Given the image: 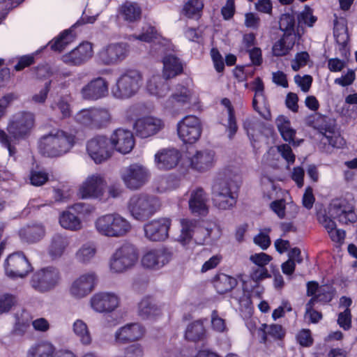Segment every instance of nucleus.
I'll return each mask as SVG.
<instances>
[{
  "label": "nucleus",
  "instance_id": "f257e3e1",
  "mask_svg": "<svg viewBox=\"0 0 357 357\" xmlns=\"http://www.w3.org/2000/svg\"><path fill=\"white\" fill-rule=\"evenodd\" d=\"M225 178L215 182L212 188L213 203L220 210H229L236 205L238 197L241 176L235 172L225 169Z\"/></svg>",
  "mask_w": 357,
  "mask_h": 357
},
{
  "label": "nucleus",
  "instance_id": "f03ea898",
  "mask_svg": "<svg viewBox=\"0 0 357 357\" xmlns=\"http://www.w3.org/2000/svg\"><path fill=\"white\" fill-rule=\"evenodd\" d=\"M34 116L30 112H19L13 115L8 121L6 132L0 130V143L6 148L10 155L15 152V149L11 145L10 138L15 141L27 139L34 126Z\"/></svg>",
  "mask_w": 357,
  "mask_h": 357
},
{
  "label": "nucleus",
  "instance_id": "7ed1b4c3",
  "mask_svg": "<svg viewBox=\"0 0 357 357\" xmlns=\"http://www.w3.org/2000/svg\"><path fill=\"white\" fill-rule=\"evenodd\" d=\"M75 142L76 137L74 134L61 129H53L40 138L38 149L45 156L60 157L68 153Z\"/></svg>",
  "mask_w": 357,
  "mask_h": 357
},
{
  "label": "nucleus",
  "instance_id": "20e7f679",
  "mask_svg": "<svg viewBox=\"0 0 357 357\" xmlns=\"http://www.w3.org/2000/svg\"><path fill=\"white\" fill-rule=\"evenodd\" d=\"M160 208L158 197L146 193H135L128 201L127 210L135 220L144 222L153 216Z\"/></svg>",
  "mask_w": 357,
  "mask_h": 357
},
{
  "label": "nucleus",
  "instance_id": "39448f33",
  "mask_svg": "<svg viewBox=\"0 0 357 357\" xmlns=\"http://www.w3.org/2000/svg\"><path fill=\"white\" fill-rule=\"evenodd\" d=\"M94 225L98 234L110 238L123 237L132 229L131 223L116 212L98 217Z\"/></svg>",
  "mask_w": 357,
  "mask_h": 357
},
{
  "label": "nucleus",
  "instance_id": "423d86ee",
  "mask_svg": "<svg viewBox=\"0 0 357 357\" xmlns=\"http://www.w3.org/2000/svg\"><path fill=\"white\" fill-rule=\"evenodd\" d=\"M142 84V75L136 70H128L120 75L112 86V96L120 100L134 96Z\"/></svg>",
  "mask_w": 357,
  "mask_h": 357
},
{
  "label": "nucleus",
  "instance_id": "0eeeda50",
  "mask_svg": "<svg viewBox=\"0 0 357 357\" xmlns=\"http://www.w3.org/2000/svg\"><path fill=\"white\" fill-rule=\"evenodd\" d=\"M138 260L137 249L131 243H126L117 248L109 259L112 273H121L135 266Z\"/></svg>",
  "mask_w": 357,
  "mask_h": 357
},
{
  "label": "nucleus",
  "instance_id": "6e6552de",
  "mask_svg": "<svg viewBox=\"0 0 357 357\" xmlns=\"http://www.w3.org/2000/svg\"><path fill=\"white\" fill-rule=\"evenodd\" d=\"M61 281L59 269L47 266L35 272L30 280V285L38 292L46 293L57 287Z\"/></svg>",
  "mask_w": 357,
  "mask_h": 357
},
{
  "label": "nucleus",
  "instance_id": "1a4fd4ad",
  "mask_svg": "<svg viewBox=\"0 0 357 357\" xmlns=\"http://www.w3.org/2000/svg\"><path fill=\"white\" fill-rule=\"evenodd\" d=\"M178 138L184 143L193 144L201 137L202 127L200 119L194 115H187L176 125Z\"/></svg>",
  "mask_w": 357,
  "mask_h": 357
},
{
  "label": "nucleus",
  "instance_id": "9d476101",
  "mask_svg": "<svg viewBox=\"0 0 357 357\" xmlns=\"http://www.w3.org/2000/svg\"><path fill=\"white\" fill-rule=\"evenodd\" d=\"M3 266L6 275L13 280L24 278L32 271L30 262L22 252L9 255Z\"/></svg>",
  "mask_w": 357,
  "mask_h": 357
},
{
  "label": "nucleus",
  "instance_id": "9b49d317",
  "mask_svg": "<svg viewBox=\"0 0 357 357\" xmlns=\"http://www.w3.org/2000/svg\"><path fill=\"white\" fill-rule=\"evenodd\" d=\"M121 177L128 189L135 190L148 182L150 173L143 165L134 163L122 169Z\"/></svg>",
  "mask_w": 357,
  "mask_h": 357
},
{
  "label": "nucleus",
  "instance_id": "f8f14e48",
  "mask_svg": "<svg viewBox=\"0 0 357 357\" xmlns=\"http://www.w3.org/2000/svg\"><path fill=\"white\" fill-rule=\"evenodd\" d=\"M86 153L96 164L107 161L113 154L109 138L97 135L89 139L86 145Z\"/></svg>",
  "mask_w": 357,
  "mask_h": 357
},
{
  "label": "nucleus",
  "instance_id": "ddd939ff",
  "mask_svg": "<svg viewBox=\"0 0 357 357\" xmlns=\"http://www.w3.org/2000/svg\"><path fill=\"white\" fill-rule=\"evenodd\" d=\"M129 40H139L151 43L150 52L153 55L165 53L169 44V40L162 38L156 28L150 24L144 26L140 34L130 36Z\"/></svg>",
  "mask_w": 357,
  "mask_h": 357
},
{
  "label": "nucleus",
  "instance_id": "4468645a",
  "mask_svg": "<svg viewBox=\"0 0 357 357\" xmlns=\"http://www.w3.org/2000/svg\"><path fill=\"white\" fill-rule=\"evenodd\" d=\"M193 99L195 97L191 89L178 85L174 93L162 105L165 109L174 112L180 108H188Z\"/></svg>",
  "mask_w": 357,
  "mask_h": 357
},
{
  "label": "nucleus",
  "instance_id": "2eb2a0df",
  "mask_svg": "<svg viewBox=\"0 0 357 357\" xmlns=\"http://www.w3.org/2000/svg\"><path fill=\"white\" fill-rule=\"evenodd\" d=\"M173 257V252L165 247L149 250L142 259V264L149 269L158 270L167 264Z\"/></svg>",
  "mask_w": 357,
  "mask_h": 357
},
{
  "label": "nucleus",
  "instance_id": "dca6fc26",
  "mask_svg": "<svg viewBox=\"0 0 357 357\" xmlns=\"http://www.w3.org/2000/svg\"><path fill=\"white\" fill-rule=\"evenodd\" d=\"M109 92V83L102 77L91 79L80 90L82 99L96 101L106 97Z\"/></svg>",
  "mask_w": 357,
  "mask_h": 357
},
{
  "label": "nucleus",
  "instance_id": "f3484780",
  "mask_svg": "<svg viewBox=\"0 0 357 357\" xmlns=\"http://www.w3.org/2000/svg\"><path fill=\"white\" fill-rule=\"evenodd\" d=\"M90 303L92 309L97 312H111L119 307L120 298L114 292L102 291L95 294Z\"/></svg>",
  "mask_w": 357,
  "mask_h": 357
},
{
  "label": "nucleus",
  "instance_id": "a211bd4d",
  "mask_svg": "<svg viewBox=\"0 0 357 357\" xmlns=\"http://www.w3.org/2000/svg\"><path fill=\"white\" fill-rule=\"evenodd\" d=\"M71 211L78 214L87 213L90 212L89 206L84 203H76L70 207L69 211H63L59 217V223L63 228L71 231L79 230L82 227V221Z\"/></svg>",
  "mask_w": 357,
  "mask_h": 357
},
{
  "label": "nucleus",
  "instance_id": "6ab92c4d",
  "mask_svg": "<svg viewBox=\"0 0 357 357\" xmlns=\"http://www.w3.org/2000/svg\"><path fill=\"white\" fill-rule=\"evenodd\" d=\"M128 53L129 46L127 43H112L100 50L99 58L104 64L112 65L124 60Z\"/></svg>",
  "mask_w": 357,
  "mask_h": 357
},
{
  "label": "nucleus",
  "instance_id": "aec40b11",
  "mask_svg": "<svg viewBox=\"0 0 357 357\" xmlns=\"http://www.w3.org/2000/svg\"><path fill=\"white\" fill-rule=\"evenodd\" d=\"M97 17L98 15L88 16L83 13L80 19L70 29L64 30L57 38L50 43L51 49L59 52L63 51L75 38V35L73 33V28L85 24H93L96 21Z\"/></svg>",
  "mask_w": 357,
  "mask_h": 357
},
{
  "label": "nucleus",
  "instance_id": "412c9836",
  "mask_svg": "<svg viewBox=\"0 0 357 357\" xmlns=\"http://www.w3.org/2000/svg\"><path fill=\"white\" fill-rule=\"evenodd\" d=\"M171 220L162 218L153 220L144 225V234L151 241H161L168 237Z\"/></svg>",
  "mask_w": 357,
  "mask_h": 357
},
{
  "label": "nucleus",
  "instance_id": "4be33fe9",
  "mask_svg": "<svg viewBox=\"0 0 357 357\" xmlns=\"http://www.w3.org/2000/svg\"><path fill=\"white\" fill-rule=\"evenodd\" d=\"M105 181L100 174L89 175L82 184L79 190V194L83 199H95L103 195V189Z\"/></svg>",
  "mask_w": 357,
  "mask_h": 357
},
{
  "label": "nucleus",
  "instance_id": "5701e85b",
  "mask_svg": "<svg viewBox=\"0 0 357 357\" xmlns=\"http://www.w3.org/2000/svg\"><path fill=\"white\" fill-rule=\"evenodd\" d=\"M97 276L94 272H89L80 275L72 283L70 294L76 298H82L89 294L94 289Z\"/></svg>",
  "mask_w": 357,
  "mask_h": 357
},
{
  "label": "nucleus",
  "instance_id": "b1692460",
  "mask_svg": "<svg viewBox=\"0 0 357 357\" xmlns=\"http://www.w3.org/2000/svg\"><path fill=\"white\" fill-rule=\"evenodd\" d=\"M163 127L162 120L152 116L138 119L134 124L136 135L141 138L153 136L161 130Z\"/></svg>",
  "mask_w": 357,
  "mask_h": 357
},
{
  "label": "nucleus",
  "instance_id": "393cba45",
  "mask_svg": "<svg viewBox=\"0 0 357 357\" xmlns=\"http://www.w3.org/2000/svg\"><path fill=\"white\" fill-rule=\"evenodd\" d=\"M112 151H116L123 154L128 153L134 147L135 141L131 131L124 129H116L109 138Z\"/></svg>",
  "mask_w": 357,
  "mask_h": 357
},
{
  "label": "nucleus",
  "instance_id": "a878e982",
  "mask_svg": "<svg viewBox=\"0 0 357 357\" xmlns=\"http://www.w3.org/2000/svg\"><path fill=\"white\" fill-rule=\"evenodd\" d=\"M145 329L139 323L126 324L115 333V342L118 344H127L140 340L144 335Z\"/></svg>",
  "mask_w": 357,
  "mask_h": 357
},
{
  "label": "nucleus",
  "instance_id": "bb28decb",
  "mask_svg": "<svg viewBox=\"0 0 357 357\" xmlns=\"http://www.w3.org/2000/svg\"><path fill=\"white\" fill-rule=\"evenodd\" d=\"M208 195L202 188H196L190 191L188 200L190 212L199 216H205L208 212Z\"/></svg>",
  "mask_w": 357,
  "mask_h": 357
},
{
  "label": "nucleus",
  "instance_id": "cd10ccee",
  "mask_svg": "<svg viewBox=\"0 0 357 357\" xmlns=\"http://www.w3.org/2000/svg\"><path fill=\"white\" fill-rule=\"evenodd\" d=\"M92 56V45L89 42H85L81 43L69 53L63 55L62 61L68 65L79 66L87 61Z\"/></svg>",
  "mask_w": 357,
  "mask_h": 357
},
{
  "label": "nucleus",
  "instance_id": "c85d7f7f",
  "mask_svg": "<svg viewBox=\"0 0 357 357\" xmlns=\"http://www.w3.org/2000/svg\"><path fill=\"white\" fill-rule=\"evenodd\" d=\"M253 90L255 91V96L252 100L253 109L264 119H270L271 114L264 94V84L259 77H257L254 80Z\"/></svg>",
  "mask_w": 357,
  "mask_h": 357
},
{
  "label": "nucleus",
  "instance_id": "c756f323",
  "mask_svg": "<svg viewBox=\"0 0 357 357\" xmlns=\"http://www.w3.org/2000/svg\"><path fill=\"white\" fill-rule=\"evenodd\" d=\"M215 162V152L212 150L204 149L197 151L190 158V166L195 171L204 172L212 168Z\"/></svg>",
  "mask_w": 357,
  "mask_h": 357
},
{
  "label": "nucleus",
  "instance_id": "7c9ffc66",
  "mask_svg": "<svg viewBox=\"0 0 357 357\" xmlns=\"http://www.w3.org/2000/svg\"><path fill=\"white\" fill-rule=\"evenodd\" d=\"M181 158V152L176 149H165L155 155V162L161 170H169L174 168Z\"/></svg>",
  "mask_w": 357,
  "mask_h": 357
},
{
  "label": "nucleus",
  "instance_id": "2f4dec72",
  "mask_svg": "<svg viewBox=\"0 0 357 357\" xmlns=\"http://www.w3.org/2000/svg\"><path fill=\"white\" fill-rule=\"evenodd\" d=\"M167 79L160 75H152L146 82L147 92L158 100L163 99L169 92L170 87Z\"/></svg>",
  "mask_w": 357,
  "mask_h": 357
},
{
  "label": "nucleus",
  "instance_id": "473e14b6",
  "mask_svg": "<svg viewBox=\"0 0 357 357\" xmlns=\"http://www.w3.org/2000/svg\"><path fill=\"white\" fill-rule=\"evenodd\" d=\"M70 238L66 234H54L50 241L47 252L53 259L61 257L68 250Z\"/></svg>",
  "mask_w": 357,
  "mask_h": 357
},
{
  "label": "nucleus",
  "instance_id": "72a5a7b5",
  "mask_svg": "<svg viewBox=\"0 0 357 357\" xmlns=\"http://www.w3.org/2000/svg\"><path fill=\"white\" fill-rule=\"evenodd\" d=\"M56 347L50 341L41 340L31 344L26 357H53Z\"/></svg>",
  "mask_w": 357,
  "mask_h": 357
},
{
  "label": "nucleus",
  "instance_id": "f704fd0d",
  "mask_svg": "<svg viewBox=\"0 0 357 357\" xmlns=\"http://www.w3.org/2000/svg\"><path fill=\"white\" fill-rule=\"evenodd\" d=\"M163 77L169 79L176 77L183 72V65L181 60L173 54L165 56L162 59Z\"/></svg>",
  "mask_w": 357,
  "mask_h": 357
},
{
  "label": "nucleus",
  "instance_id": "c9c22d12",
  "mask_svg": "<svg viewBox=\"0 0 357 357\" xmlns=\"http://www.w3.org/2000/svg\"><path fill=\"white\" fill-rule=\"evenodd\" d=\"M19 234L22 240L33 243L40 241L45 236V230L43 225L33 224L21 229Z\"/></svg>",
  "mask_w": 357,
  "mask_h": 357
},
{
  "label": "nucleus",
  "instance_id": "e433bc0d",
  "mask_svg": "<svg viewBox=\"0 0 357 357\" xmlns=\"http://www.w3.org/2000/svg\"><path fill=\"white\" fill-rule=\"evenodd\" d=\"M275 124L282 139L295 145L294 137L296 131L291 127L289 119L287 116L280 115L276 119Z\"/></svg>",
  "mask_w": 357,
  "mask_h": 357
},
{
  "label": "nucleus",
  "instance_id": "4c0bfd02",
  "mask_svg": "<svg viewBox=\"0 0 357 357\" xmlns=\"http://www.w3.org/2000/svg\"><path fill=\"white\" fill-rule=\"evenodd\" d=\"M181 225V234L178 238V241L183 247L188 248L193 243L192 235L196 227V222L188 219H182Z\"/></svg>",
  "mask_w": 357,
  "mask_h": 357
},
{
  "label": "nucleus",
  "instance_id": "58836bf2",
  "mask_svg": "<svg viewBox=\"0 0 357 357\" xmlns=\"http://www.w3.org/2000/svg\"><path fill=\"white\" fill-rule=\"evenodd\" d=\"M295 44L294 34H284V36L275 43L272 51L274 56H282L287 54Z\"/></svg>",
  "mask_w": 357,
  "mask_h": 357
},
{
  "label": "nucleus",
  "instance_id": "ea45409f",
  "mask_svg": "<svg viewBox=\"0 0 357 357\" xmlns=\"http://www.w3.org/2000/svg\"><path fill=\"white\" fill-rule=\"evenodd\" d=\"M285 330L279 324H262L259 330V335L261 337V342L265 343L268 337L274 340H282L285 335Z\"/></svg>",
  "mask_w": 357,
  "mask_h": 357
},
{
  "label": "nucleus",
  "instance_id": "a19ab883",
  "mask_svg": "<svg viewBox=\"0 0 357 357\" xmlns=\"http://www.w3.org/2000/svg\"><path fill=\"white\" fill-rule=\"evenodd\" d=\"M119 13L124 20L134 22L140 19L142 10L137 3L126 1L120 6Z\"/></svg>",
  "mask_w": 357,
  "mask_h": 357
},
{
  "label": "nucleus",
  "instance_id": "79ce46f5",
  "mask_svg": "<svg viewBox=\"0 0 357 357\" xmlns=\"http://www.w3.org/2000/svg\"><path fill=\"white\" fill-rule=\"evenodd\" d=\"M206 337V330L203 322L200 320L190 324L185 333L186 340L192 342L203 340Z\"/></svg>",
  "mask_w": 357,
  "mask_h": 357
},
{
  "label": "nucleus",
  "instance_id": "37998d69",
  "mask_svg": "<svg viewBox=\"0 0 357 357\" xmlns=\"http://www.w3.org/2000/svg\"><path fill=\"white\" fill-rule=\"evenodd\" d=\"M139 315L142 319H149L158 315L160 309L150 297L143 298L139 303Z\"/></svg>",
  "mask_w": 357,
  "mask_h": 357
},
{
  "label": "nucleus",
  "instance_id": "c03bdc74",
  "mask_svg": "<svg viewBox=\"0 0 357 357\" xmlns=\"http://www.w3.org/2000/svg\"><path fill=\"white\" fill-rule=\"evenodd\" d=\"M97 248L93 243H84L76 252L75 258L81 264H88L95 257Z\"/></svg>",
  "mask_w": 357,
  "mask_h": 357
},
{
  "label": "nucleus",
  "instance_id": "a18cd8bd",
  "mask_svg": "<svg viewBox=\"0 0 357 357\" xmlns=\"http://www.w3.org/2000/svg\"><path fill=\"white\" fill-rule=\"evenodd\" d=\"M213 283L217 292L223 294L231 290L236 285L237 281L233 277L220 273L215 277Z\"/></svg>",
  "mask_w": 357,
  "mask_h": 357
},
{
  "label": "nucleus",
  "instance_id": "49530a36",
  "mask_svg": "<svg viewBox=\"0 0 357 357\" xmlns=\"http://www.w3.org/2000/svg\"><path fill=\"white\" fill-rule=\"evenodd\" d=\"M204 8L203 0H188L183 6V13L188 18L198 20Z\"/></svg>",
  "mask_w": 357,
  "mask_h": 357
},
{
  "label": "nucleus",
  "instance_id": "de8ad7c7",
  "mask_svg": "<svg viewBox=\"0 0 357 357\" xmlns=\"http://www.w3.org/2000/svg\"><path fill=\"white\" fill-rule=\"evenodd\" d=\"M221 104L227 109L228 123L227 126V130L229 132V138L232 139L238 130L234 109L229 99L227 98L222 99Z\"/></svg>",
  "mask_w": 357,
  "mask_h": 357
},
{
  "label": "nucleus",
  "instance_id": "09e8293b",
  "mask_svg": "<svg viewBox=\"0 0 357 357\" xmlns=\"http://www.w3.org/2000/svg\"><path fill=\"white\" fill-rule=\"evenodd\" d=\"M73 332L79 338L80 342L84 345H89L92 338L86 324L81 320L77 319L73 325Z\"/></svg>",
  "mask_w": 357,
  "mask_h": 357
},
{
  "label": "nucleus",
  "instance_id": "8fccbe9b",
  "mask_svg": "<svg viewBox=\"0 0 357 357\" xmlns=\"http://www.w3.org/2000/svg\"><path fill=\"white\" fill-rule=\"evenodd\" d=\"M50 108L54 114H61L62 119L68 118L71 115L70 105L64 97L54 100L51 103Z\"/></svg>",
  "mask_w": 357,
  "mask_h": 357
},
{
  "label": "nucleus",
  "instance_id": "3c124183",
  "mask_svg": "<svg viewBox=\"0 0 357 357\" xmlns=\"http://www.w3.org/2000/svg\"><path fill=\"white\" fill-rule=\"evenodd\" d=\"M93 107L83 109L75 116L77 123L89 128L94 129Z\"/></svg>",
  "mask_w": 357,
  "mask_h": 357
},
{
  "label": "nucleus",
  "instance_id": "603ef678",
  "mask_svg": "<svg viewBox=\"0 0 357 357\" xmlns=\"http://www.w3.org/2000/svg\"><path fill=\"white\" fill-rule=\"evenodd\" d=\"M94 129L106 126L110 121L111 115L108 109L101 107H93Z\"/></svg>",
  "mask_w": 357,
  "mask_h": 357
},
{
  "label": "nucleus",
  "instance_id": "864d4df0",
  "mask_svg": "<svg viewBox=\"0 0 357 357\" xmlns=\"http://www.w3.org/2000/svg\"><path fill=\"white\" fill-rule=\"evenodd\" d=\"M347 207L344 201L334 200L328 207V214L331 218L337 219L340 222L341 216L344 214Z\"/></svg>",
  "mask_w": 357,
  "mask_h": 357
},
{
  "label": "nucleus",
  "instance_id": "5fc2aeb1",
  "mask_svg": "<svg viewBox=\"0 0 357 357\" xmlns=\"http://www.w3.org/2000/svg\"><path fill=\"white\" fill-rule=\"evenodd\" d=\"M29 179L31 185L41 186L48 181L49 174L43 169H32L30 172Z\"/></svg>",
  "mask_w": 357,
  "mask_h": 357
},
{
  "label": "nucleus",
  "instance_id": "6e6d98bb",
  "mask_svg": "<svg viewBox=\"0 0 357 357\" xmlns=\"http://www.w3.org/2000/svg\"><path fill=\"white\" fill-rule=\"evenodd\" d=\"M250 278L256 283H259L264 279L269 278L271 275L267 268L252 266L250 271Z\"/></svg>",
  "mask_w": 357,
  "mask_h": 357
},
{
  "label": "nucleus",
  "instance_id": "4d7b16f0",
  "mask_svg": "<svg viewBox=\"0 0 357 357\" xmlns=\"http://www.w3.org/2000/svg\"><path fill=\"white\" fill-rule=\"evenodd\" d=\"M280 28L285 31L284 34H293L295 26V19L289 14L282 15L280 20Z\"/></svg>",
  "mask_w": 357,
  "mask_h": 357
},
{
  "label": "nucleus",
  "instance_id": "13d9d810",
  "mask_svg": "<svg viewBox=\"0 0 357 357\" xmlns=\"http://www.w3.org/2000/svg\"><path fill=\"white\" fill-rule=\"evenodd\" d=\"M271 256L264 253H255L250 257V261L253 264V266L266 268V265L271 261Z\"/></svg>",
  "mask_w": 357,
  "mask_h": 357
},
{
  "label": "nucleus",
  "instance_id": "bf43d9fd",
  "mask_svg": "<svg viewBox=\"0 0 357 357\" xmlns=\"http://www.w3.org/2000/svg\"><path fill=\"white\" fill-rule=\"evenodd\" d=\"M309 54L306 52L297 53L294 59L291 61V68L294 71H298L301 68L305 66L309 59Z\"/></svg>",
  "mask_w": 357,
  "mask_h": 357
},
{
  "label": "nucleus",
  "instance_id": "052dcab7",
  "mask_svg": "<svg viewBox=\"0 0 357 357\" xmlns=\"http://www.w3.org/2000/svg\"><path fill=\"white\" fill-rule=\"evenodd\" d=\"M211 325L214 331L223 333L227 331L225 319L218 316V312L213 310L211 314Z\"/></svg>",
  "mask_w": 357,
  "mask_h": 357
},
{
  "label": "nucleus",
  "instance_id": "680f3d73",
  "mask_svg": "<svg viewBox=\"0 0 357 357\" xmlns=\"http://www.w3.org/2000/svg\"><path fill=\"white\" fill-rule=\"evenodd\" d=\"M315 296L319 302L327 303L333 299V291L328 286H321L318 294Z\"/></svg>",
  "mask_w": 357,
  "mask_h": 357
},
{
  "label": "nucleus",
  "instance_id": "e2e57ef3",
  "mask_svg": "<svg viewBox=\"0 0 357 357\" xmlns=\"http://www.w3.org/2000/svg\"><path fill=\"white\" fill-rule=\"evenodd\" d=\"M15 303V298L6 294L0 298V314L8 312Z\"/></svg>",
  "mask_w": 357,
  "mask_h": 357
},
{
  "label": "nucleus",
  "instance_id": "0e129e2a",
  "mask_svg": "<svg viewBox=\"0 0 357 357\" xmlns=\"http://www.w3.org/2000/svg\"><path fill=\"white\" fill-rule=\"evenodd\" d=\"M294 81L296 84L301 87V90L306 93L309 91L311 87L312 77L308 75H305L304 76L296 75L294 77Z\"/></svg>",
  "mask_w": 357,
  "mask_h": 357
},
{
  "label": "nucleus",
  "instance_id": "69168bd1",
  "mask_svg": "<svg viewBox=\"0 0 357 357\" xmlns=\"http://www.w3.org/2000/svg\"><path fill=\"white\" fill-rule=\"evenodd\" d=\"M337 323L344 330H349L351 326V314L350 309H345L338 315Z\"/></svg>",
  "mask_w": 357,
  "mask_h": 357
},
{
  "label": "nucleus",
  "instance_id": "338daca9",
  "mask_svg": "<svg viewBox=\"0 0 357 357\" xmlns=\"http://www.w3.org/2000/svg\"><path fill=\"white\" fill-rule=\"evenodd\" d=\"M298 342L303 347H310L313 343L310 331L308 329L301 330L296 335Z\"/></svg>",
  "mask_w": 357,
  "mask_h": 357
},
{
  "label": "nucleus",
  "instance_id": "774afa93",
  "mask_svg": "<svg viewBox=\"0 0 357 357\" xmlns=\"http://www.w3.org/2000/svg\"><path fill=\"white\" fill-rule=\"evenodd\" d=\"M278 151L282 157L289 163L293 164L295 161V155L288 144H282L278 146Z\"/></svg>",
  "mask_w": 357,
  "mask_h": 357
}]
</instances>
